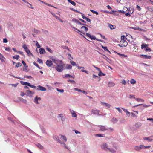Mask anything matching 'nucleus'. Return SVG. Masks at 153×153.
Wrapping results in <instances>:
<instances>
[{"label":"nucleus","mask_w":153,"mask_h":153,"mask_svg":"<svg viewBox=\"0 0 153 153\" xmlns=\"http://www.w3.org/2000/svg\"><path fill=\"white\" fill-rule=\"evenodd\" d=\"M53 138L55 140H56V141H58V142H60V141L61 140H60L59 139V137H58L56 136V135H54L53 136Z\"/></svg>","instance_id":"nucleus-15"},{"label":"nucleus","mask_w":153,"mask_h":153,"mask_svg":"<svg viewBox=\"0 0 153 153\" xmlns=\"http://www.w3.org/2000/svg\"><path fill=\"white\" fill-rule=\"evenodd\" d=\"M112 12H119L120 13H122L124 14L125 13V12L124 11H121V10H118V11H116L114 10H112Z\"/></svg>","instance_id":"nucleus-53"},{"label":"nucleus","mask_w":153,"mask_h":153,"mask_svg":"<svg viewBox=\"0 0 153 153\" xmlns=\"http://www.w3.org/2000/svg\"><path fill=\"white\" fill-rule=\"evenodd\" d=\"M145 50L146 51L150 52L151 51V48L148 47L146 48H145Z\"/></svg>","instance_id":"nucleus-58"},{"label":"nucleus","mask_w":153,"mask_h":153,"mask_svg":"<svg viewBox=\"0 0 153 153\" xmlns=\"http://www.w3.org/2000/svg\"><path fill=\"white\" fill-rule=\"evenodd\" d=\"M46 49L48 51V52L51 53H53V51L49 48L48 46H46Z\"/></svg>","instance_id":"nucleus-28"},{"label":"nucleus","mask_w":153,"mask_h":153,"mask_svg":"<svg viewBox=\"0 0 153 153\" xmlns=\"http://www.w3.org/2000/svg\"><path fill=\"white\" fill-rule=\"evenodd\" d=\"M65 64L62 62L56 65H53V68H55L58 72H61L64 69V66Z\"/></svg>","instance_id":"nucleus-1"},{"label":"nucleus","mask_w":153,"mask_h":153,"mask_svg":"<svg viewBox=\"0 0 153 153\" xmlns=\"http://www.w3.org/2000/svg\"><path fill=\"white\" fill-rule=\"evenodd\" d=\"M91 112L94 114H97L100 115L99 111L98 110H92Z\"/></svg>","instance_id":"nucleus-22"},{"label":"nucleus","mask_w":153,"mask_h":153,"mask_svg":"<svg viewBox=\"0 0 153 153\" xmlns=\"http://www.w3.org/2000/svg\"><path fill=\"white\" fill-rule=\"evenodd\" d=\"M140 57L143 59H149L151 58V56L147 55L141 54L140 55Z\"/></svg>","instance_id":"nucleus-4"},{"label":"nucleus","mask_w":153,"mask_h":153,"mask_svg":"<svg viewBox=\"0 0 153 153\" xmlns=\"http://www.w3.org/2000/svg\"><path fill=\"white\" fill-rule=\"evenodd\" d=\"M24 78H26L28 79H32V77L31 76H27V75H25L24 76Z\"/></svg>","instance_id":"nucleus-60"},{"label":"nucleus","mask_w":153,"mask_h":153,"mask_svg":"<svg viewBox=\"0 0 153 153\" xmlns=\"http://www.w3.org/2000/svg\"><path fill=\"white\" fill-rule=\"evenodd\" d=\"M142 124L140 122H138L136 123L135 125V127L138 128H139L141 126Z\"/></svg>","instance_id":"nucleus-17"},{"label":"nucleus","mask_w":153,"mask_h":153,"mask_svg":"<svg viewBox=\"0 0 153 153\" xmlns=\"http://www.w3.org/2000/svg\"><path fill=\"white\" fill-rule=\"evenodd\" d=\"M36 145L40 149H42L43 148V146H42L39 143H38L36 144Z\"/></svg>","instance_id":"nucleus-30"},{"label":"nucleus","mask_w":153,"mask_h":153,"mask_svg":"<svg viewBox=\"0 0 153 153\" xmlns=\"http://www.w3.org/2000/svg\"><path fill=\"white\" fill-rule=\"evenodd\" d=\"M41 99L40 97H38L37 96H36L34 99V102L36 104H39L38 101L40 100Z\"/></svg>","instance_id":"nucleus-6"},{"label":"nucleus","mask_w":153,"mask_h":153,"mask_svg":"<svg viewBox=\"0 0 153 153\" xmlns=\"http://www.w3.org/2000/svg\"><path fill=\"white\" fill-rule=\"evenodd\" d=\"M14 77L15 78H17V79H19L20 80H24L25 79L24 78H22L20 77H18V76H12Z\"/></svg>","instance_id":"nucleus-57"},{"label":"nucleus","mask_w":153,"mask_h":153,"mask_svg":"<svg viewBox=\"0 0 153 153\" xmlns=\"http://www.w3.org/2000/svg\"><path fill=\"white\" fill-rule=\"evenodd\" d=\"M34 32L37 34H39L40 33V31L34 28Z\"/></svg>","instance_id":"nucleus-44"},{"label":"nucleus","mask_w":153,"mask_h":153,"mask_svg":"<svg viewBox=\"0 0 153 153\" xmlns=\"http://www.w3.org/2000/svg\"><path fill=\"white\" fill-rule=\"evenodd\" d=\"M26 93L27 96H29L30 94H34V92H32L30 90H27L26 91Z\"/></svg>","instance_id":"nucleus-13"},{"label":"nucleus","mask_w":153,"mask_h":153,"mask_svg":"<svg viewBox=\"0 0 153 153\" xmlns=\"http://www.w3.org/2000/svg\"><path fill=\"white\" fill-rule=\"evenodd\" d=\"M36 45L38 48H39L41 47L40 45L38 43V42L36 43Z\"/></svg>","instance_id":"nucleus-64"},{"label":"nucleus","mask_w":153,"mask_h":153,"mask_svg":"<svg viewBox=\"0 0 153 153\" xmlns=\"http://www.w3.org/2000/svg\"><path fill=\"white\" fill-rule=\"evenodd\" d=\"M109 27L111 30L114 29L116 28V26H115L111 24H109Z\"/></svg>","instance_id":"nucleus-25"},{"label":"nucleus","mask_w":153,"mask_h":153,"mask_svg":"<svg viewBox=\"0 0 153 153\" xmlns=\"http://www.w3.org/2000/svg\"><path fill=\"white\" fill-rule=\"evenodd\" d=\"M111 120L113 123H115L118 121V120L117 118L114 117L112 118Z\"/></svg>","instance_id":"nucleus-27"},{"label":"nucleus","mask_w":153,"mask_h":153,"mask_svg":"<svg viewBox=\"0 0 153 153\" xmlns=\"http://www.w3.org/2000/svg\"><path fill=\"white\" fill-rule=\"evenodd\" d=\"M125 16H131L130 13H129V12H126V13L125 12Z\"/></svg>","instance_id":"nucleus-61"},{"label":"nucleus","mask_w":153,"mask_h":153,"mask_svg":"<svg viewBox=\"0 0 153 153\" xmlns=\"http://www.w3.org/2000/svg\"><path fill=\"white\" fill-rule=\"evenodd\" d=\"M71 27H72V28H73V29H74L75 30H77V31H78V32H80L82 33H83L84 34H85V33H82V31H81L80 30H79L77 28H75V27H74L73 26H72V25H71Z\"/></svg>","instance_id":"nucleus-43"},{"label":"nucleus","mask_w":153,"mask_h":153,"mask_svg":"<svg viewBox=\"0 0 153 153\" xmlns=\"http://www.w3.org/2000/svg\"><path fill=\"white\" fill-rule=\"evenodd\" d=\"M130 83L132 84H134L136 83V81L134 79H132L130 80Z\"/></svg>","instance_id":"nucleus-38"},{"label":"nucleus","mask_w":153,"mask_h":153,"mask_svg":"<svg viewBox=\"0 0 153 153\" xmlns=\"http://www.w3.org/2000/svg\"><path fill=\"white\" fill-rule=\"evenodd\" d=\"M98 127L99 128H100V130L102 131H104L107 130V129L106 128L105 126L99 125L98 126Z\"/></svg>","instance_id":"nucleus-7"},{"label":"nucleus","mask_w":153,"mask_h":153,"mask_svg":"<svg viewBox=\"0 0 153 153\" xmlns=\"http://www.w3.org/2000/svg\"><path fill=\"white\" fill-rule=\"evenodd\" d=\"M24 50L28 54H30V55H31L33 57L34 56L32 54V53H31L30 51L28 49L27 47L26 48H25L24 49Z\"/></svg>","instance_id":"nucleus-10"},{"label":"nucleus","mask_w":153,"mask_h":153,"mask_svg":"<svg viewBox=\"0 0 153 153\" xmlns=\"http://www.w3.org/2000/svg\"><path fill=\"white\" fill-rule=\"evenodd\" d=\"M65 77L68 78L72 77L74 79V77L73 76H72L68 74H65V76H63V78H65Z\"/></svg>","instance_id":"nucleus-23"},{"label":"nucleus","mask_w":153,"mask_h":153,"mask_svg":"<svg viewBox=\"0 0 153 153\" xmlns=\"http://www.w3.org/2000/svg\"><path fill=\"white\" fill-rule=\"evenodd\" d=\"M143 140H147L149 142H151L153 140V139L151 138V137H145L143 138Z\"/></svg>","instance_id":"nucleus-14"},{"label":"nucleus","mask_w":153,"mask_h":153,"mask_svg":"<svg viewBox=\"0 0 153 153\" xmlns=\"http://www.w3.org/2000/svg\"><path fill=\"white\" fill-rule=\"evenodd\" d=\"M121 108L123 110L124 112H125L126 113V115H127L128 117H129L130 113L128 112V111L127 110V109H125L123 108Z\"/></svg>","instance_id":"nucleus-12"},{"label":"nucleus","mask_w":153,"mask_h":153,"mask_svg":"<svg viewBox=\"0 0 153 153\" xmlns=\"http://www.w3.org/2000/svg\"><path fill=\"white\" fill-rule=\"evenodd\" d=\"M115 108L117 109L118 111L120 112V113H122V111L121 109H120L119 108H117V107H116Z\"/></svg>","instance_id":"nucleus-63"},{"label":"nucleus","mask_w":153,"mask_h":153,"mask_svg":"<svg viewBox=\"0 0 153 153\" xmlns=\"http://www.w3.org/2000/svg\"><path fill=\"white\" fill-rule=\"evenodd\" d=\"M140 146H136L135 147L134 149H135V150H137V151H139L141 149H140Z\"/></svg>","instance_id":"nucleus-59"},{"label":"nucleus","mask_w":153,"mask_h":153,"mask_svg":"<svg viewBox=\"0 0 153 153\" xmlns=\"http://www.w3.org/2000/svg\"><path fill=\"white\" fill-rule=\"evenodd\" d=\"M115 52L117 54L119 55L120 56H122L123 57H127V56L126 55H125V54H120V53H117V52Z\"/></svg>","instance_id":"nucleus-36"},{"label":"nucleus","mask_w":153,"mask_h":153,"mask_svg":"<svg viewBox=\"0 0 153 153\" xmlns=\"http://www.w3.org/2000/svg\"><path fill=\"white\" fill-rule=\"evenodd\" d=\"M57 91L59 92H60L61 93H63L64 92V90L63 89H60L58 88H56Z\"/></svg>","instance_id":"nucleus-46"},{"label":"nucleus","mask_w":153,"mask_h":153,"mask_svg":"<svg viewBox=\"0 0 153 153\" xmlns=\"http://www.w3.org/2000/svg\"><path fill=\"white\" fill-rule=\"evenodd\" d=\"M52 60L53 61V62L55 64H56V65L60 64L61 63H62V60H55V59H52Z\"/></svg>","instance_id":"nucleus-9"},{"label":"nucleus","mask_w":153,"mask_h":153,"mask_svg":"<svg viewBox=\"0 0 153 153\" xmlns=\"http://www.w3.org/2000/svg\"><path fill=\"white\" fill-rule=\"evenodd\" d=\"M46 64L48 67H51L53 66L52 61L50 60H47L46 62Z\"/></svg>","instance_id":"nucleus-2"},{"label":"nucleus","mask_w":153,"mask_h":153,"mask_svg":"<svg viewBox=\"0 0 153 153\" xmlns=\"http://www.w3.org/2000/svg\"><path fill=\"white\" fill-rule=\"evenodd\" d=\"M72 21L76 22L77 23L79 21L78 20L76 19L75 18H73L72 19Z\"/></svg>","instance_id":"nucleus-56"},{"label":"nucleus","mask_w":153,"mask_h":153,"mask_svg":"<svg viewBox=\"0 0 153 153\" xmlns=\"http://www.w3.org/2000/svg\"><path fill=\"white\" fill-rule=\"evenodd\" d=\"M39 53L40 54H44L45 53V51L44 48H41L39 49Z\"/></svg>","instance_id":"nucleus-21"},{"label":"nucleus","mask_w":153,"mask_h":153,"mask_svg":"<svg viewBox=\"0 0 153 153\" xmlns=\"http://www.w3.org/2000/svg\"><path fill=\"white\" fill-rule=\"evenodd\" d=\"M74 90L76 91H78V92L82 93L83 94H87V92H86L85 91H84L82 90H80V89H79L77 88H74Z\"/></svg>","instance_id":"nucleus-8"},{"label":"nucleus","mask_w":153,"mask_h":153,"mask_svg":"<svg viewBox=\"0 0 153 153\" xmlns=\"http://www.w3.org/2000/svg\"><path fill=\"white\" fill-rule=\"evenodd\" d=\"M61 142H59V143H60L62 145L64 146V147L66 148V149H68V147L66 146V144L63 142H62V141H60Z\"/></svg>","instance_id":"nucleus-26"},{"label":"nucleus","mask_w":153,"mask_h":153,"mask_svg":"<svg viewBox=\"0 0 153 153\" xmlns=\"http://www.w3.org/2000/svg\"><path fill=\"white\" fill-rule=\"evenodd\" d=\"M22 62L25 68H27L28 67V66L27 65L26 63L23 60L22 61Z\"/></svg>","instance_id":"nucleus-52"},{"label":"nucleus","mask_w":153,"mask_h":153,"mask_svg":"<svg viewBox=\"0 0 153 153\" xmlns=\"http://www.w3.org/2000/svg\"><path fill=\"white\" fill-rule=\"evenodd\" d=\"M120 122L121 123H124L126 122V120L125 119L123 118L121 119Z\"/></svg>","instance_id":"nucleus-39"},{"label":"nucleus","mask_w":153,"mask_h":153,"mask_svg":"<svg viewBox=\"0 0 153 153\" xmlns=\"http://www.w3.org/2000/svg\"><path fill=\"white\" fill-rule=\"evenodd\" d=\"M61 47L63 48L64 49H67L68 50H69L68 47L65 45H62Z\"/></svg>","instance_id":"nucleus-54"},{"label":"nucleus","mask_w":153,"mask_h":153,"mask_svg":"<svg viewBox=\"0 0 153 153\" xmlns=\"http://www.w3.org/2000/svg\"><path fill=\"white\" fill-rule=\"evenodd\" d=\"M101 148L107 151L108 150L107 144L106 143H103L101 146Z\"/></svg>","instance_id":"nucleus-3"},{"label":"nucleus","mask_w":153,"mask_h":153,"mask_svg":"<svg viewBox=\"0 0 153 153\" xmlns=\"http://www.w3.org/2000/svg\"><path fill=\"white\" fill-rule=\"evenodd\" d=\"M59 136L60 137V138L64 140L66 142L67 141V139L66 138V137L64 135H62L60 134L59 135Z\"/></svg>","instance_id":"nucleus-18"},{"label":"nucleus","mask_w":153,"mask_h":153,"mask_svg":"<svg viewBox=\"0 0 153 153\" xmlns=\"http://www.w3.org/2000/svg\"><path fill=\"white\" fill-rule=\"evenodd\" d=\"M103 49L105 51H107L109 53H111L110 51L107 49V48L106 46H105V47H103Z\"/></svg>","instance_id":"nucleus-49"},{"label":"nucleus","mask_w":153,"mask_h":153,"mask_svg":"<svg viewBox=\"0 0 153 153\" xmlns=\"http://www.w3.org/2000/svg\"><path fill=\"white\" fill-rule=\"evenodd\" d=\"M72 66L71 65L68 64H66V65L64 69H66L68 70L71 69L72 68Z\"/></svg>","instance_id":"nucleus-16"},{"label":"nucleus","mask_w":153,"mask_h":153,"mask_svg":"<svg viewBox=\"0 0 153 153\" xmlns=\"http://www.w3.org/2000/svg\"><path fill=\"white\" fill-rule=\"evenodd\" d=\"M90 11L94 14H95L96 15L98 14V13L97 11H96L92 10H90Z\"/></svg>","instance_id":"nucleus-45"},{"label":"nucleus","mask_w":153,"mask_h":153,"mask_svg":"<svg viewBox=\"0 0 153 153\" xmlns=\"http://www.w3.org/2000/svg\"><path fill=\"white\" fill-rule=\"evenodd\" d=\"M20 56L19 55H16V56H13V59H15L17 60L19 58Z\"/></svg>","instance_id":"nucleus-42"},{"label":"nucleus","mask_w":153,"mask_h":153,"mask_svg":"<svg viewBox=\"0 0 153 153\" xmlns=\"http://www.w3.org/2000/svg\"><path fill=\"white\" fill-rule=\"evenodd\" d=\"M82 16L83 19H84L86 20L88 22H90L91 21V19H90L85 17L83 15H82Z\"/></svg>","instance_id":"nucleus-19"},{"label":"nucleus","mask_w":153,"mask_h":153,"mask_svg":"<svg viewBox=\"0 0 153 153\" xmlns=\"http://www.w3.org/2000/svg\"><path fill=\"white\" fill-rule=\"evenodd\" d=\"M68 58L69 60L73 59V58L71 57V55L70 54L68 53Z\"/></svg>","instance_id":"nucleus-50"},{"label":"nucleus","mask_w":153,"mask_h":153,"mask_svg":"<svg viewBox=\"0 0 153 153\" xmlns=\"http://www.w3.org/2000/svg\"><path fill=\"white\" fill-rule=\"evenodd\" d=\"M114 85V83L113 82H109L108 84V86L109 87H111L112 86H113Z\"/></svg>","instance_id":"nucleus-41"},{"label":"nucleus","mask_w":153,"mask_h":153,"mask_svg":"<svg viewBox=\"0 0 153 153\" xmlns=\"http://www.w3.org/2000/svg\"><path fill=\"white\" fill-rule=\"evenodd\" d=\"M33 64L34 65L37 67L39 69H42V67H40L35 62H33Z\"/></svg>","instance_id":"nucleus-33"},{"label":"nucleus","mask_w":153,"mask_h":153,"mask_svg":"<svg viewBox=\"0 0 153 153\" xmlns=\"http://www.w3.org/2000/svg\"><path fill=\"white\" fill-rule=\"evenodd\" d=\"M37 61V62H38L39 63H40V64H41V63L43 64V63L42 60L39 58H38Z\"/></svg>","instance_id":"nucleus-51"},{"label":"nucleus","mask_w":153,"mask_h":153,"mask_svg":"<svg viewBox=\"0 0 153 153\" xmlns=\"http://www.w3.org/2000/svg\"><path fill=\"white\" fill-rule=\"evenodd\" d=\"M19 100L25 104H27V101L26 100L24 99L22 97L18 98Z\"/></svg>","instance_id":"nucleus-11"},{"label":"nucleus","mask_w":153,"mask_h":153,"mask_svg":"<svg viewBox=\"0 0 153 153\" xmlns=\"http://www.w3.org/2000/svg\"><path fill=\"white\" fill-rule=\"evenodd\" d=\"M67 0L68 2L71 3L72 5H73L74 6H75L76 5V3L74 1H72V0Z\"/></svg>","instance_id":"nucleus-31"},{"label":"nucleus","mask_w":153,"mask_h":153,"mask_svg":"<svg viewBox=\"0 0 153 153\" xmlns=\"http://www.w3.org/2000/svg\"><path fill=\"white\" fill-rule=\"evenodd\" d=\"M22 65V64L21 63L18 62L16 64L15 66H16V67L17 68H18L19 67L21 66Z\"/></svg>","instance_id":"nucleus-40"},{"label":"nucleus","mask_w":153,"mask_h":153,"mask_svg":"<svg viewBox=\"0 0 153 153\" xmlns=\"http://www.w3.org/2000/svg\"><path fill=\"white\" fill-rule=\"evenodd\" d=\"M95 136L97 137H105V134H97L95 135Z\"/></svg>","instance_id":"nucleus-24"},{"label":"nucleus","mask_w":153,"mask_h":153,"mask_svg":"<svg viewBox=\"0 0 153 153\" xmlns=\"http://www.w3.org/2000/svg\"><path fill=\"white\" fill-rule=\"evenodd\" d=\"M37 90H40L41 91H46V88L41 85H38L37 86Z\"/></svg>","instance_id":"nucleus-5"},{"label":"nucleus","mask_w":153,"mask_h":153,"mask_svg":"<svg viewBox=\"0 0 153 153\" xmlns=\"http://www.w3.org/2000/svg\"><path fill=\"white\" fill-rule=\"evenodd\" d=\"M128 45V42L125 41H124L123 42V43L122 44V45H123L124 47H126Z\"/></svg>","instance_id":"nucleus-34"},{"label":"nucleus","mask_w":153,"mask_h":153,"mask_svg":"<svg viewBox=\"0 0 153 153\" xmlns=\"http://www.w3.org/2000/svg\"><path fill=\"white\" fill-rule=\"evenodd\" d=\"M70 62H71V64L73 66H75V65L76 66V65H76V63L74 61H71Z\"/></svg>","instance_id":"nucleus-55"},{"label":"nucleus","mask_w":153,"mask_h":153,"mask_svg":"<svg viewBox=\"0 0 153 153\" xmlns=\"http://www.w3.org/2000/svg\"><path fill=\"white\" fill-rule=\"evenodd\" d=\"M136 100L137 101H141L142 102H144V100L140 98H137L136 99Z\"/></svg>","instance_id":"nucleus-48"},{"label":"nucleus","mask_w":153,"mask_h":153,"mask_svg":"<svg viewBox=\"0 0 153 153\" xmlns=\"http://www.w3.org/2000/svg\"><path fill=\"white\" fill-rule=\"evenodd\" d=\"M109 151L111 152L112 153H116V151L113 149L108 148Z\"/></svg>","instance_id":"nucleus-35"},{"label":"nucleus","mask_w":153,"mask_h":153,"mask_svg":"<svg viewBox=\"0 0 153 153\" xmlns=\"http://www.w3.org/2000/svg\"><path fill=\"white\" fill-rule=\"evenodd\" d=\"M98 74L99 76H104L105 75V74L102 72L101 70L99 71Z\"/></svg>","instance_id":"nucleus-32"},{"label":"nucleus","mask_w":153,"mask_h":153,"mask_svg":"<svg viewBox=\"0 0 153 153\" xmlns=\"http://www.w3.org/2000/svg\"><path fill=\"white\" fill-rule=\"evenodd\" d=\"M101 103L102 104V105H105V106L106 107H107L108 108H110L111 106L110 104L106 103L101 102Z\"/></svg>","instance_id":"nucleus-29"},{"label":"nucleus","mask_w":153,"mask_h":153,"mask_svg":"<svg viewBox=\"0 0 153 153\" xmlns=\"http://www.w3.org/2000/svg\"><path fill=\"white\" fill-rule=\"evenodd\" d=\"M89 38L91 40H95L97 39L96 38L95 36H94V35H91Z\"/></svg>","instance_id":"nucleus-37"},{"label":"nucleus","mask_w":153,"mask_h":153,"mask_svg":"<svg viewBox=\"0 0 153 153\" xmlns=\"http://www.w3.org/2000/svg\"><path fill=\"white\" fill-rule=\"evenodd\" d=\"M5 50L6 51H9L10 50V48L9 47H5Z\"/></svg>","instance_id":"nucleus-62"},{"label":"nucleus","mask_w":153,"mask_h":153,"mask_svg":"<svg viewBox=\"0 0 153 153\" xmlns=\"http://www.w3.org/2000/svg\"><path fill=\"white\" fill-rule=\"evenodd\" d=\"M84 28L85 29V31H87L88 30V28L84 26H82L81 27V29Z\"/></svg>","instance_id":"nucleus-47"},{"label":"nucleus","mask_w":153,"mask_h":153,"mask_svg":"<svg viewBox=\"0 0 153 153\" xmlns=\"http://www.w3.org/2000/svg\"><path fill=\"white\" fill-rule=\"evenodd\" d=\"M148 44H146L143 43L141 45V49H143L144 48H146L148 47Z\"/></svg>","instance_id":"nucleus-20"}]
</instances>
